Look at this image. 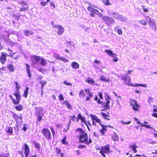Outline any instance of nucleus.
<instances>
[{
    "mask_svg": "<svg viewBox=\"0 0 157 157\" xmlns=\"http://www.w3.org/2000/svg\"><path fill=\"white\" fill-rule=\"evenodd\" d=\"M75 131L78 132V140L80 143H84L89 146L92 143V139L88 137L87 133L82 128H78Z\"/></svg>",
    "mask_w": 157,
    "mask_h": 157,
    "instance_id": "1",
    "label": "nucleus"
},
{
    "mask_svg": "<svg viewBox=\"0 0 157 157\" xmlns=\"http://www.w3.org/2000/svg\"><path fill=\"white\" fill-rule=\"evenodd\" d=\"M16 85L15 89L16 91L13 94V95L15 97L16 99H15L11 95H9V97L11 98L13 104L15 105L18 104L21 99V96L19 89L21 88L20 85L17 82H14Z\"/></svg>",
    "mask_w": 157,
    "mask_h": 157,
    "instance_id": "2",
    "label": "nucleus"
},
{
    "mask_svg": "<svg viewBox=\"0 0 157 157\" xmlns=\"http://www.w3.org/2000/svg\"><path fill=\"white\" fill-rule=\"evenodd\" d=\"M90 117L92 122V124L94 126H96L97 124L95 122L99 123L102 128L101 129L99 130V132L101 133L102 135H105V132L107 131V126L102 124L101 122V120L96 115L90 114Z\"/></svg>",
    "mask_w": 157,
    "mask_h": 157,
    "instance_id": "3",
    "label": "nucleus"
},
{
    "mask_svg": "<svg viewBox=\"0 0 157 157\" xmlns=\"http://www.w3.org/2000/svg\"><path fill=\"white\" fill-rule=\"evenodd\" d=\"M121 79L123 80L124 83L127 85L129 86H131L137 87L138 86H142L144 87H147V84H134L131 83V79L130 76H127L125 75L121 77Z\"/></svg>",
    "mask_w": 157,
    "mask_h": 157,
    "instance_id": "4",
    "label": "nucleus"
},
{
    "mask_svg": "<svg viewBox=\"0 0 157 157\" xmlns=\"http://www.w3.org/2000/svg\"><path fill=\"white\" fill-rule=\"evenodd\" d=\"M70 118L71 120L73 121H75L76 122H78L79 121V119L82 122L84 123L86 125L88 130L89 131H90V128L87 124V123H86L85 117L83 116L81 113H78L77 117H76L75 115H73L72 116H70Z\"/></svg>",
    "mask_w": 157,
    "mask_h": 157,
    "instance_id": "5",
    "label": "nucleus"
},
{
    "mask_svg": "<svg viewBox=\"0 0 157 157\" xmlns=\"http://www.w3.org/2000/svg\"><path fill=\"white\" fill-rule=\"evenodd\" d=\"M110 146L107 144L104 146H102L100 148L99 153L102 156H106L105 154H109L113 152L110 149Z\"/></svg>",
    "mask_w": 157,
    "mask_h": 157,
    "instance_id": "6",
    "label": "nucleus"
},
{
    "mask_svg": "<svg viewBox=\"0 0 157 157\" xmlns=\"http://www.w3.org/2000/svg\"><path fill=\"white\" fill-rule=\"evenodd\" d=\"M42 134L44 136L47 140H50L52 138L51 132L48 128H43L41 131Z\"/></svg>",
    "mask_w": 157,
    "mask_h": 157,
    "instance_id": "7",
    "label": "nucleus"
},
{
    "mask_svg": "<svg viewBox=\"0 0 157 157\" xmlns=\"http://www.w3.org/2000/svg\"><path fill=\"white\" fill-rule=\"evenodd\" d=\"M130 105L134 111H137L140 109V106L137 101L135 99H131L130 100Z\"/></svg>",
    "mask_w": 157,
    "mask_h": 157,
    "instance_id": "8",
    "label": "nucleus"
},
{
    "mask_svg": "<svg viewBox=\"0 0 157 157\" xmlns=\"http://www.w3.org/2000/svg\"><path fill=\"white\" fill-rule=\"evenodd\" d=\"M34 109H36V115L37 116L36 121L40 122L42 119V117L44 115L42 113L43 109H39L38 107H35Z\"/></svg>",
    "mask_w": 157,
    "mask_h": 157,
    "instance_id": "9",
    "label": "nucleus"
},
{
    "mask_svg": "<svg viewBox=\"0 0 157 157\" xmlns=\"http://www.w3.org/2000/svg\"><path fill=\"white\" fill-rule=\"evenodd\" d=\"M102 20L105 21V24L110 26L114 22V19L109 16H104L102 18Z\"/></svg>",
    "mask_w": 157,
    "mask_h": 157,
    "instance_id": "10",
    "label": "nucleus"
},
{
    "mask_svg": "<svg viewBox=\"0 0 157 157\" xmlns=\"http://www.w3.org/2000/svg\"><path fill=\"white\" fill-rule=\"evenodd\" d=\"M145 18L146 20L147 19L149 20V25L154 30H155L156 29V27L155 20L151 19L150 17L148 16H146Z\"/></svg>",
    "mask_w": 157,
    "mask_h": 157,
    "instance_id": "11",
    "label": "nucleus"
},
{
    "mask_svg": "<svg viewBox=\"0 0 157 157\" xmlns=\"http://www.w3.org/2000/svg\"><path fill=\"white\" fill-rule=\"evenodd\" d=\"M24 150L25 156H23L22 155V157H36V154H35L32 156H28L30 152V148L29 146L26 144H24Z\"/></svg>",
    "mask_w": 157,
    "mask_h": 157,
    "instance_id": "12",
    "label": "nucleus"
},
{
    "mask_svg": "<svg viewBox=\"0 0 157 157\" xmlns=\"http://www.w3.org/2000/svg\"><path fill=\"white\" fill-rule=\"evenodd\" d=\"M87 9L90 12L94 13V14L97 15L100 17H102L103 16V13H99L98 10L93 9L90 6L88 7Z\"/></svg>",
    "mask_w": 157,
    "mask_h": 157,
    "instance_id": "13",
    "label": "nucleus"
},
{
    "mask_svg": "<svg viewBox=\"0 0 157 157\" xmlns=\"http://www.w3.org/2000/svg\"><path fill=\"white\" fill-rule=\"evenodd\" d=\"M105 52L107 53L108 54L111 56V57L114 58L113 60L115 62H117L118 59L116 57L117 56V54L113 53L110 50H105Z\"/></svg>",
    "mask_w": 157,
    "mask_h": 157,
    "instance_id": "14",
    "label": "nucleus"
},
{
    "mask_svg": "<svg viewBox=\"0 0 157 157\" xmlns=\"http://www.w3.org/2000/svg\"><path fill=\"white\" fill-rule=\"evenodd\" d=\"M84 90L88 95L86 97V99L85 100V101L87 102L89 101L90 99L93 97V95L90 92L89 89H85Z\"/></svg>",
    "mask_w": 157,
    "mask_h": 157,
    "instance_id": "15",
    "label": "nucleus"
},
{
    "mask_svg": "<svg viewBox=\"0 0 157 157\" xmlns=\"http://www.w3.org/2000/svg\"><path fill=\"white\" fill-rule=\"evenodd\" d=\"M55 28L58 29L57 34L59 35H61L63 33L64 29L63 27L60 25H56Z\"/></svg>",
    "mask_w": 157,
    "mask_h": 157,
    "instance_id": "16",
    "label": "nucleus"
},
{
    "mask_svg": "<svg viewBox=\"0 0 157 157\" xmlns=\"http://www.w3.org/2000/svg\"><path fill=\"white\" fill-rule=\"evenodd\" d=\"M1 55L0 56V61L1 63L3 65L5 64L6 61V56L3 52L1 53Z\"/></svg>",
    "mask_w": 157,
    "mask_h": 157,
    "instance_id": "17",
    "label": "nucleus"
},
{
    "mask_svg": "<svg viewBox=\"0 0 157 157\" xmlns=\"http://www.w3.org/2000/svg\"><path fill=\"white\" fill-rule=\"evenodd\" d=\"M138 124H140V126L142 127H144L146 128L151 129L152 130H154L155 131H156V130L155 129L152 128L151 126L149 125L145 124H142L141 123H140V121L139 120L137 122Z\"/></svg>",
    "mask_w": 157,
    "mask_h": 157,
    "instance_id": "18",
    "label": "nucleus"
},
{
    "mask_svg": "<svg viewBox=\"0 0 157 157\" xmlns=\"http://www.w3.org/2000/svg\"><path fill=\"white\" fill-rule=\"evenodd\" d=\"M13 117L16 122L18 121L19 120H22L21 116H19L15 113H13Z\"/></svg>",
    "mask_w": 157,
    "mask_h": 157,
    "instance_id": "19",
    "label": "nucleus"
},
{
    "mask_svg": "<svg viewBox=\"0 0 157 157\" xmlns=\"http://www.w3.org/2000/svg\"><path fill=\"white\" fill-rule=\"evenodd\" d=\"M41 57L40 56H32L31 57V59L33 61L36 63L40 60Z\"/></svg>",
    "mask_w": 157,
    "mask_h": 157,
    "instance_id": "20",
    "label": "nucleus"
},
{
    "mask_svg": "<svg viewBox=\"0 0 157 157\" xmlns=\"http://www.w3.org/2000/svg\"><path fill=\"white\" fill-rule=\"evenodd\" d=\"M86 82L88 84H90L92 85H96L95 83V81L92 78H86Z\"/></svg>",
    "mask_w": 157,
    "mask_h": 157,
    "instance_id": "21",
    "label": "nucleus"
},
{
    "mask_svg": "<svg viewBox=\"0 0 157 157\" xmlns=\"http://www.w3.org/2000/svg\"><path fill=\"white\" fill-rule=\"evenodd\" d=\"M25 65L26 66V70L28 75V77L30 78L32 76L30 70V66L28 63H26Z\"/></svg>",
    "mask_w": 157,
    "mask_h": 157,
    "instance_id": "22",
    "label": "nucleus"
},
{
    "mask_svg": "<svg viewBox=\"0 0 157 157\" xmlns=\"http://www.w3.org/2000/svg\"><path fill=\"white\" fill-rule=\"evenodd\" d=\"M29 89V88L28 87H26L24 91L22 96L25 98H26L28 97Z\"/></svg>",
    "mask_w": 157,
    "mask_h": 157,
    "instance_id": "23",
    "label": "nucleus"
},
{
    "mask_svg": "<svg viewBox=\"0 0 157 157\" xmlns=\"http://www.w3.org/2000/svg\"><path fill=\"white\" fill-rule=\"evenodd\" d=\"M72 67L75 69H77L79 68V64L76 62H73L71 64Z\"/></svg>",
    "mask_w": 157,
    "mask_h": 157,
    "instance_id": "24",
    "label": "nucleus"
},
{
    "mask_svg": "<svg viewBox=\"0 0 157 157\" xmlns=\"http://www.w3.org/2000/svg\"><path fill=\"white\" fill-rule=\"evenodd\" d=\"M108 113V114H107L104 112H101V115L104 118L108 120H110V118H109V114Z\"/></svg>",
    "mask_w": 157,
    "mask_h": 157,
    "instance_id": "25",
    "label": "nucleus"
},
{
    "mask_svg": "<svg viewBox=\"0 0 157 157\" xmlns=\"http://www.w3.org/2000/svg\"><path fill=\"white\" fill-rule=\"evenodd\" d=\"M6 132V133L9 134L10 135L12 134L13 132V128L11 127H7Z\"/></svg>",
    "mask_w": 157,
    "mask_h": 157,
    "instance_id": "26",
    "label": "nucleus"
},
{
    "mask_svg": "<svg viewBox=\"0 0 157 157\" xmlns=\"http://www.w3.org/2000/svg\"><path fill=\"white\" fill-rule=\"evenodd\" d=\"M7 67L10 72H13L14 71V69L13 65L12 64H9L7 65Z\"/></svg>",
    "mask_w": 157,
    "mask_h": 157,
    "instance_id": "27",
    "label": "nucleus"
},
{
    "mask_svg": "<svg viewBox=\"0 0 157 157\" xmlns=\"http://www.w3.org/2000/svg\"><path fill=\"white\" fill-rule=\"evenodd\" d=\"M16 109L19 111H20L23 109V106L21 104H19L15 106Z\"/></svg>",
    "mask_w": 157,
    "mask_h": 157,
    "instance_id": "28",
    "label": "nucleus"
},
{
    "mask_svg": "<svg viewBox=\"0 0 157 157\" xmlns=\"http://www.w3.org/2000/svg\"><path fill=\"white\" fill-rule=\"evenodd\" d=\"M102 2L103 4L107 6H111L112 4L110 2L109 0H102Z\"/></svg>",
    "mask_w": 157,
    "mask_h": 157,
    "instance_id": "29",
    "label": "nucleus"
},
{
    "mask_svg": "<svg viewBox=\"0 0 157 157\" xmlns=\"http://www.w3.org/2000/svg\"><path fill=\"white\" fill-rule=\"evenodd\" d=\"M112 138L115 141H117L119 140L118 136L115 133L112 136Z\"/></svg>",
    "mask_w": 157,
    "mask_h": 157,
    "instance_id": "30",
    "label": "nucleus"
},
{
    "mask_svg": "<svg viewBox=\"0 0 157 157\" xmlns=\"http://www.w3.org/2000/svg\"><path fill=\"white\" fill-rule=\"evenodd\" d=\"M66 139L67 136H65L61 140V142L63 144L66 145L68 144V141H66Z\"/></svg>",
    "mask_w": 157,
    "mask_h": 157,
    "instance_id": "31",
    "label": "nucleus"
},
{
    "mask_svg": "<svg viewBox=\"0 0 157 157\" xmlns=\"http://www.w3.org/2000/svg\"><path fill=\"white\" fill-rule=\"evenodd\" d=\"M63 103L65 104L67 106V108L68 109H72V108L71 105L67 101H64L63 102Z\"/></svg>",
    "mask_w": 157,
    "mask_h": 157,
    "instance_id": "32",
    "label": "nucleus"
},
{
    "mask_svg": "<svg viewBox=\"0 0 157 157\" xmlns=\"http://www.w3.org/2000/svg\"><path fill=\"white\" fill-rule=\"evenodd\" d=\"M79 96L80 98H83L85 96L84 90H80L79 93Z\"/></svg>",
    "mask_w": 157,
    "mask_h": 157,
    "instance_id": "33",
    "label": "nucleus"
},
{
    "mask_svg": "<svg viewBox=\"0 0 157 157\" xmlns=\"http://www.w3.org/2000/svg\"><path fill=\"white\" fill-rule=\"evenodd\" d=\"M18 3L20 5H21L22 6H28V3L27 2L24 1L23 0L18 1Z\"/></svg>",
    "mask_w": 157,
    "mask_h": 157,
    "instance_id": "34",
    "label": "nucleus"
},
{
    "mask_svg": "<svg viewBox=\"0 0 157 157\" xmlns=\"http://www.w3.org/2000/svg\"><path fill=\"white\" fill-rule=\"evenodd\" d=\"M41 62L40 64L42 66H45L47 64V62L46 60L43 58H40Z\"/></svg>",
    "mask_w": 157,
    "mask_h": 157,
    "instance_id": "35",
    "label": "nucleus"
},
{
    "mask_svg": "<svg viewBox=\"0 0 157 157\" xmlns=\"http://www.w3.org/2000/svg\"><path fill=\"white\" fill-rule=\"evenodd\" d=\"M24 33L25 35L26 36H28L30 35H32L33 34V32L29 30L25 31H24Z\"/></svg>",
    "mask_w": 157,
    "mask_h": 157,
    "instance_id": "36",
    "label": "nucleus"
},
{
    "mask_svg": "<svg viewBox=\"0 0 157 157\" xmlns=\"http://www.w3.org/2000/svg\"><path fill=\"white\" fill-rule=\"evenodd\" d=\"M130 147L131 148L133 151L134 153H136L137 152V150H136V148L138 147V146L135 145H132L130 146Z\"/></svg>",
    "mask_w": 157,
    "mask_h": 157,
    "instance_id": "37",
    "label": "nucleus"
},
{
    "mask_svg": "<svg viewBox=\"0 0 157 157\" xmlns=\"http://www.w3.org/2000/svg\"><path fill=\"white\" fill-rule=\"evenodd\" d=\"M61 150L58 147H56L55 148V152L56 154H59L60 153L61 156L63 155V154L61 153Z\"/></svg>",
    "mask_w": 157,
    "mask_h": 157,
    "instance_id": "38",
    "label": "nucleus"
},
{
    "mask_svg": "<svg viewBox=\"0 0 157 157\" xmlns=\"http://www.w3.org/2000/svg\"><path fill=\"white\" fill-rule=\"evenodd\" d=\"M94 100L97 102L98 104H101L102 103V101H101L98 98L97 95H96L94 98Z\"/></svg>",
    "mask_w": 157,
    "mask_h": 157,
    "instance_id": "39",
    "label": "nucleus"
},
{
    "mask_svg": "<svg viewBox=\"0 0 157 157\" xmlns=\"http://www.w3.org/2000/svg\"><path fill=\"white\" fill-rule=\"evenodd\" d=\"M110 103V100L106 101V103L105 104V105L104 106V107L106 109H108L110 108V105L109 104Z\"/></svg>",
    "mask_w": 157,
    "mask_h": 157,
    "instance_id": "40",
    "label": "nucleus"
},
{
    "mask_svg": "<svg viewBox=\"0 0 157 157\" xmlns=\"http://www.w3.org/2000/svg\"><path fill=\"white\" fill-rule=\"evenodd\" d=\"M105 101L111 100L110 97L109 96L108 94L106 92L105 93Z\"/></svg>",
    "mask_w": 157,
    "mask_h": 157,
    "instance_id": "41",
    "label": "nucleus"
},
{
    "mask_svg": "<svg viewBox=\"0 0 157 157\" xmlns=\"http://www.w3.org/2000/svg\"><path fill=\"white\" fill-rule=\"evenodd\" d=\"M7 50L8 51H10V52L9 53L10 55H8V56L11 57H13L14 55L16 53H13L12 50H11L10 48H8Z\"/></svg>",
    "mask_w": 157,
    "mask_h": 157,
    "instance_id": "42",
    "label": "nucleus"
},
{
    "mask_svg": "<svg viewBox=\"0 0 157 157\" xmlns=\"http://www.w3.org/2000/svg\"><path fill=\"white\" fill-rule=\"evenodd\" d=\"M29 9V7H21L19 11L25 12L27 10Z\"/></svg>",
    "mask_w": 157,
    "mask_h": 157,
    "instance_id": "43",
    "label": "nucleus"
},
{
    "mask_svg": "<svg viewBox=\"0 0 157 157\" xmlns=\"http://www.w3.org/2000/svg\"><path fill=\"white\" fill-rule=\"evenodd\" d=\"M34 144V147L37 148L38 149H39L40 148V145L38 143L35 142H33Z\"/></svg>",
    "mask_w": 157,
    "mask_h": 157,
    "instance_id": "44",
    "label": "nucleus"
},
{
    "mask_svg": "<svg viewBox=\"0 0 157 157\" xmlns=\"http://www.w3.org/2000/svg\"><path fill=\"white\" fill-rule=\"evenodd\" d=\"M40 83L41 84V90H42L43 89L44 86L47 84V82L45 81H42L40 82Z\"/></svg>",
    "mask_w": 157,
    "mask_h": 157,
    "instance_id": "45",
    "label": "nucleus"
},
{
    "mask_svg": "<svg viewBox=\"0 0 157 157\" xmlns=\"http://www.w3.org/2000/svg\"><path fill=\"white\" fill-rule=\"evenodd\" d=\"M101 79V81H105L107 82H108L109 81V80L108 79H107L104 76H101L100 77Z\"/></svg>",
    "mask_w": 157,
    "mask_h": 157,
    "instance_id": "46",
    "label": "nucleus"
},
{
    "mask_svg": "<svg viewBox=\"0 0 157 157\" xmlns=\"http://www.w3.org/2000/svg\"><path fill=\"white\" fill-rule=\"evenodd\" d=\"M50 1V0H47L46 2H43V1H42L40 2V5L41 6H44L47 5V3L48 2Z\"/></svg>",
    "mask_w": 157,
    "mask_h": 157,
    "instance_id": "47",
    "label": "nucleus"
},
{
    "mask_svg": "<svg viewBox=\"0 0 157 157\" xmlns=\"http://www.w3.org/2000/svg\"><path fill=\"white\" fill-rule=\"evenodd\" d=\"M60 59H61L60 60L66 63L68 62H69V60L63 57H62V58H60Z\"/></svg>",
    "mask_w": 157,
    "mask_h": 157,
    "instance_id": "48",
    "label": "nucleus"
},
{
    "mask_svg": "<svg viewBox=\"0 0 157 157\" xmlns=\"http://www.w3.org/2000/svg\"><path fill=\"white\" fill-rule=\"evenodd\" d=\"M59 99L60 101H62L64 100V98L62 94H60L59 96Z\"/></svg>",
    "mask_w": 157,
    "mask_h": 157,
    "instance_id": "49",
    "label": "nucleus"
},
{
    "mask_svg": "<svg viewBox=\"0 0 157 157\" xmlns=\"http://www.w3.org/2000/svg\"><path fill=\"white\" fill-rule=\"evenodd\" d=\"M140 23L143 25H146L147 23L145 20H142L140 21Z\"/></svg>",
    "mask_w": 157,
    "mask_h": 157,
    "instance_id": "50",
    "label": "nucleus"
},
{
    "mask_svg": "<svg viewBox=\"0 0 157 157\" xmlns=\"http://www.w3.org/2000/svg\"><path fill=\"white\" fill-rule=\"evenodd\" d=\"M86 146L84 145L80 144L78 146V148L79 149H83L86 148Z\"/></svg>",
    "mask_w": 157,
    "mask_h": 157,
    "instance_id": "51",
    "label": "nucleus"
},
{
    "mask_svg": "<svg viewBox=\"0 0 157 157\" xmlns=\"http://www.w3.org/2000/svg\"><path fill=\"white\" fill-rule=\"evenodd\" d=\"M63 83L64 84H65L67 86H72V85L71 84V83H70L69 82H67V81H66V80L64 81L63 82Z\"/></svg>",
    "mask_w": 157,
    "mask_h": 157,
    "instance_id": "52",
    "label": "nucleus"
},
{
    "mask_svg": "<svg viewBox=\"0 0 157 157\" xmlns=\"http://www.w3.org/2000/svg\"><path fill=\"white\" fill-rule=\"evenodd\" d=\"M98 94L101 99H103V97L102 96V94L101 92H98Z\"/></svg>",
    "mask_w": 157,
    "mask_h": 157,
    "instance_id": "53",
    "label": "nucleus"
},
{
    "mask_svg": "<svg viewBox=\"0 0 157 157\" xmlns=\"http://www.w3.org/2000/svg\"><path fill=\"white\" fill-rule=\"evenodd\" d=\"M38 70L39 71L44 73L46 71V69L40 68Z\"/></svg>",
    "mask_w": 157,
    "mask_h": 157,
    "instance_id": "54",
    "label": "nucleus"
},
{
    "mask_svg": "<svg viewBox=\"0 0 157 157\" xmlns=\"http://www.w3.org/2000/svg\"><path fill=\"white\" fill-rule=\"evenodd\" d=\"M14 128L15 130V133L17 134L19 131V129L18 128L17 126L16 127H14Z\"/></svg>",
    "mask_w": 157,
    "mask_h": 157,
    "instance_id": "55",
    "label": "nucleus"
},
{
    "mask_svg": "<svg viewBox=\"0 0 157 157\" xmlns=\"http://www.w3.org/2000/svg\"><path fill=\"white\" fill-rule=\"evenodd\" d=\"M118 33L119 35H121L122 34V32L121 29V28L117 30Z\"/></svg>",
    "mask_w": 157,
    "mask_h": 157,
    "instance_id": "56",
    "label": "nucleus"
},
{
    "mask_svg": "<svg viewBox=\"0 0 157 157\" xmlns=\"http://www.w3.org/2000/svg\"><path fill=\"white\" fill-rule=\"evenodd\" d=\"M151 115L153 117L157 118V113H154L152 114Z\"/></svg>",
    "mask_w": 157,
    "mask_h": 157,
    "instance_id": "57",
    "label": "nucleus"
},
{
    "mask_svg": "<svg viewBox=\"0 0 157 157\" xmlns=\"http://www.w3.org/2000/svg\"><path fill=\"white\" fill-rule=\"evenodd\" d=\"M6 70V68L5 67L3 66L1 68H0V71H5Z\"/></svg>",
    "mask_w": 157,
    "mask_h": 157,
    "instance_id": "58",
    "label": "nucleus"
},
{
    "mask_svg": "<svg viewBox=\"0 0 157 157\" xmlns=\"http://www.w3.org/2000/svg\"><path fill=\"white\" fill-rule=\"evenodd\" d=\"M13 17L17 21L18 20V19L20 17V16L19 15H13Z\"/></svg>",
    "mask_w": 157,
    "mask_h": 157,
    "instance_id": "59",
    "label": "nucleus"
},
{
    "mask_svg": "<svg viewBox=\"0 0 157 157\" xmlns=\"http://www.w3.org/2000/svg\"><path fill=\"white\" fill-rule=\"evenodd\" d=\"M121 122L123 124H128L130 123L131 122V121H129L127 122H124L123 121H121Z\"/></svg>",
    "mask_w": 157,
    "mask_h": 157,
    "instance_id": "60",
    "label": "nucleus"
},
{
    "mask_svg": "<svg viewBox=\"0 0 157 157\" xmlns=\"http://www.w3.org/2000/svg\"><path fill=\"white\" fill-rule=\"evenodd\" d=\"M94 62L95 63H97L98 64H99L101 63V61H99L98 60H97V59H95L94 61Z\"/></svg>",
    "mask_w": 157,
    "mask_h": 157,
    "instance_id": "61",
    "label": "nucleus"
},
{
    "mask_svg": "<svg viewBox=\"0 0 157 157\" xmlns=\"http://www.w3.org/2000/svg\"><path fill=\"white\" fill-rule=\"evenodd\" d=\"M24 126L23 128V129L24 131H25L27 130V127L26 126V125L25 124H23Z\"/></svg>",
    "mask_w": 157,
    "mask_h": 157,
    "instance_id": "62",
    "label": "nucleus"
},
{
    "mask_svg": "<svg viewBox=\"0 0 157 157\" xmlns=\"http://www.w3.org/2000/svg\"><path fill=\"white\" fill-rule=\"evenodd\" d=\"M0 157H9L8 155L4 154L0 155Z\"/></svg>",
    "mask_w": 157,
    "mask_h": 157,
    "instance_id": "63",
    "label": "nucleus"
},
{
    "mask_svg": "<svg viewBox=\"0 0 157 157\" xmlns=\"http://www.w3.org/2000/svg\"><path fill=\"white\" fill-rule=\"evenodd\" d=\"M93 135L94 136L97 137H98L99 136L98 133H97L96 132H94Z\"/></svg>",
    "mask_w": 157,
    "mask_h": 157,
    "instance_id": "64",
    "label": "nucleus"
}]
</instances>
